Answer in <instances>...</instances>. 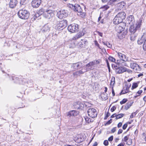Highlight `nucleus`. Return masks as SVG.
I'll return each mask as SVG.
<instances>
[{"mask_svg": "<svg viewBox=\"0 0 146 146\" xmlns=\"http://www.w3.org/2000/svg\"><path fill=\"white\" fill-rule=\"evenodd\" d=\"M142 23V20L140 19L134 25H131L129 28V31L132 34H134L136 31L140 29V27Z\"/></svg>", "mask_w": 146, "mask_h": 146, "instance_id": "obj_1", "label": "nucleus"}, {"mask_svg": "<svg viewBox=\"0 0 146 146\" xmlns=\"http://www.w3.org/2000/svg\"><path fill=\"white\" fill-rule=\"evenodd\" d=\"M19 17L20 18L26 19L29 17V12L26 10L21 9L20 10L18 13Z\"/></svg>", "mask_w": 146, "mask_h": 146, "instance_id": "obj_2", "label": "nucleus"}, {"mask_svg": "<svg viewBox=\"0 0 146 146\" xmlns=\"http://www.w3.org/2000/svg\"><path fill=\"white\" fill-rule=\"evenodd\" d=\"M73 9L75 11L77 12V15L82 18L86 16V13L82 12V10L80 6L78 5L75 4L74 6H72Z\"/></svg>", "mask_w": 146, "mask_h": 146, "instance_id": "obj_3", "label": "nucleus"}, {"mask_svg": "<svg viewBox=\"0 0 146 146\" xmlns=\"http://www.w3.org/2000/svg\"><path fill=\"white\" fill-rule=\"evenodd\" d=\"M67 26V21L66 20H63L59 22L55 26V29L58 30L63 29Z\"/></svg>", "mask_w": 146, "mask_h": 146, "instance_id": "obj_4", "label": "nucleus"}, {"mask_svg": "<svg viewBox=\"0 0 146 146\" xmlns=\"http://www.w3.org/2000/svg\"><path fill=\"white\" fill-rule=\"evenodd\" d=\"M54 16V11L50 9H46L44 17L48 19L52 20Z\"/></svg>", "mask_w": 146, "mask_h": 146, "instance_id": "obj_5", "label": "nucleus"}, {"mask_svg": "<svg viewBox=\"0 0 146 146\" xmlns=\"http://www.w3.org/2000/svg\"><path fill=\"white\" fill-rule=\"evenodd\" d=\"M68 15V12L66 10H62L57 12V16L59 19H62L66 17Z\"/></svg>", "mask_w": 146, "mask_h": 146, "instance_id": "obj_6", "label": "nucleus"}, {"mask_svg": "<svg viewBox=\"0 0 146 146\" xmlns=\"http://www.w3.org/2000/svg\"><path fill=\"white\" fill-rule=\"evenodd\" d=\"M78 29V25L75 23L70 25L68 27V31L72 33H74L77 31Z\"/></svg>", "mask_w": 146, "mask_h": 146, "instance_id": "obj_7", "label": "nucleus"}, {"mask_svg": "<svg viewBox=\"0 0 146 146\" xmlns=\"http://www.w3.org/2000/svg\"><path fill=\"white\" fill-rule=\"evenodd\" d=\"M88 115L91 117L94 118L96 117L97 115V112L94 108H90L88 111Z\"/></svg>", "mask_w": 146, "mask_h": 146, "instance_id": "obj_8", "label": "nucleus"}, {"mask_svg": "<svg viewBox=\"0 0 146 146\" xmlns=\"http://www.w3.org/2000/svg\"><path fill=\"white\" fill-rule=\"evenodd\" d=\"M86 30L85 29H83L82 30L78 33L76 35L74 36L70 40H76L84 36L86 33Z\"/></svg>", "mask_w": 146, "mask_h": 146, "instance_id": "obj_9", "label": "nucleus"}, {"mask_svg": "<svg viewBox=\"0 0 146 146\" xmlns=\"http://www.w3.org/2000/svg\"><path fill=\"white\" fill-rule=\"evenodd\" d=\"M130 68L133 69L135 72L138 73L140 72L141 69L139 66L134 62L130 63Z\"/></svg>", "mask_w": 146, "mask_h": 146, "instance_id": "obj_10", "label": "nucleus"}, {"mask_svg": "<svg viewBox=\"0 0 146 146\" xmlns=\"http://www.w3.org/2000/svg\"><path fill=\"white\" fill-rule=\"evenodd\" d=\"M84 64L81 62H78V63L73 64L72 68L74 70H77L82 68L84 67Z\"/></svg>", "mask_w": 146, "mask_h": 146, "instance_id": "obj_11", "label": "nucleus"}, {"mask_svg": "<svg viewBox=\"0 0 146 146\" xmlns=\"http://www.w3.org/2000/svg\"><path fill=\"white\" fill-rule=\"evenodd\" d=\"M131 84H129L127 85H125L124 87L123 88V90L120 93V95H121L122 94H124L129 92V89L131 87Z\"/></svg>", "mask_w": 146, "mask_h": 146, "instance_id": "obj_12", "label": "nucleus"}, {"mask_svg": "<svg viewBox=\"0 0 146 146\" xmlns=\"http://www.w3.org/2000/svg\"><path fill=\"white\" fill-rule=\"evenodd\" d=\"M41 0H33L32 2V5L34 8H37L41 3Z\"/></svg>", "mask_w": 146, "mask_h": 146, "instance_id": "obj_13", "label": "nucleus"}, {"mask_svg": "<svg viewBox=\"0 0 146 146\" xmlns=\"http://www.w3.org/2000/svg\"><path fill=\"white\" fill-rule=\"evenodd\" d=\"M87 72L86 70V68H82V69L80 70H79L76 71L75 72H74L73 75L74 76H80V75L84 74V72Z\"/></svg>", "mask_w": 146, "mask_h": 146, "instance_id": "obj_14", "label": "nucleus"}, {"mask_svg": "<svg viewBox=\"0 0 146 146\" xmlns=\"http://www.w3.org/2000/svg\"><path fill=\"white\" fill-rule=\"evenodd\" d=\"M145 39H146V33H144L142 35L141 38L138 40V44L140 45L141 44L144 42Z\"/></svg>", "mask_w": 146, "mask_h": 146, "instance_id": "obj_15", "label": "nucleus"}, {"mask_svg": "<svg viewBox=\"0 0 146 146\" xmlns=\"http://www.w3.org/2000/svg\"><path fill=\"white\" fill-rule=\"evenodd\" d=\"M94 66L92 62H90L86 65V69L87 71L90 70H92L94 68Z\"/></svg>", "mask_w": 146, "mask_h": 146, "instance_id": "obj_16", "label": "nucleus"}, {"mask_svg": "<svg viewBox=\"0 0 146 146\" xmlns=\"http://www.w3.org/2000/svg\"><path fill=\"white\" fill-rule=\"evenodd\" d=\"M116 16L119 18L121 19V20L123 21V20L125 19L126 14L124 12H122L118 13Z\"/></svg>", "mask_w": 146, "mask_h": 146, "instance_id": "obj_17", "label": "nucleus"}, {"mask_svg": "<svg viewBox=\"0 0 146 146\" xmlns=\"http://www.w3.org/2000/svg\"><path fill=\"white\" fill-rule=\"evenodd\" d=\"M17 3V0H10L9 6L11 8H14L16 6Z\"/></svg>", "mask_w": 146, "mask_h": 146, "instance_id": "obj_18", "label": "nucleus"}, {"mask_svg": "<svg viewBox=\"0 0 146 146\" xmlns=\"http://www.w3.org/2000/svg\"><path fill=\"white\" fill-rule=\"evenodd\" d=\"M117 55L118 57L122 60L123 61H126L127 56L124 54L120 52L117 53Z\"/></svg>", "mask_w": 146, "mask_h": 146, "instance_id": "obj_19", "label": "nucleus"}, {"mask_svg": "<svg viewBox=\"0 0 146 146\" xmlns=\"http://www.w3.org/2000/svg\"><path fill=\"white\" fill-rule=\"evenodd\" d=\"M134 19L132 15L129 16L128 18H127V22L131 25H133L134 22Z\"/></svg>", "mask_w": 146, "mask_h": 146, "instance_id": "obj_20", "label": "nucleus"}, {"mask_svg": "<svg viewBox=\"0 0 146 146\" xmlns=\"http://www.w3.org/2000/svg\"><path fill=\"white\" fill-rule=\"evenodd\" d=\"M116 71L117 73L118 74H121L125 72L126 70V69L125 67H120L116 68Z\"/></svg>", "mask_w": 146, "mask_h": 146, "instance_id": "obj_21", "label": "nucleus"}, {"mask_svg": "<svg viewBox=\"0 0 146 146\" xmlns=\"http://www.w3.org/2000/svg\"><path fill=\"white\" fill-rule=\"evenodd\" d=\"M78 112L75 110H72L68 113L67 115L70 116H75L78 114Z\"/></svg>", "mask_w": 146, "mask_h": 146, "instance_id": "obj_22", "label": "nucleus"}, {"mask_svg": "<svg viewBox=\"0 0 146 146\" xmlns=\"http://www.w3.org/2000/svg\"><path fill=\"white\" fill-rule=\"evenodd\" d=\"M122 21L121 19L119 18L116 15L113 19V23L115 24H118L122 23Z\"/></svg>", "mask_w": 146, "mask_h": 146, "instance_id": "obj_23", "label": "nucleus"}, {"mask_svg": "<svg viewBox=\"0 0 146 146\" xmlns=\"http://www.w3.org/2000/svg\"><path fill=\"white\" fill-rule=\"evenodd\" d=\"M46 9L42 8L40 9L37 12L38 16L39 17L40 15H42L44 17V14L45 13Z\"/></svg>", "mask_w": 146, "mask_h": 146, "instance_id": "obj_24", "label": "nucleus"}, {"mask_svg": "<svg viewBox=\"0 0 146 146\" xmlns=\"http://www.w3.org/2000/svg\"><path fill=\"white\" fill-rule=\"evenodd\" d=\"M87 42V40L85 39H82L81 41L78 42V45L80 47H83V46L85 45V44Z\"/></svg>", "mask_w": 146, "mask_h": 146, "instance_id": "obj_25", "label": "nucleus"}, {"mask_svg": "<svg viewBox=\"0 0 146 146\" xmlns=\"http://www.w3.org/2000/svg\"><path fill=\"white\" fill-rule=\"evenodd\" d=\"M50 30V27L49 25H46L42 27V31L43 32H48Z\"/></svg>", "mask_w": 146, "mask_h": 146, "instance_id": "obj_26", "label": "nucleus"}, {"mask_svg": "<svg viewBox=\"0 0 146 146\" xmlns=\"http://www.w3.org/2000/svg\"><path fill=\"white\" fill-rule=\"evenodd\" d=\"M116 29L118 33H121L122 31H123L124 29V28L121 26H119L117 27L116 28Z\"/></svg>", "mask_w": 146, "mask_h": 146, "instance_id": "obj_27", "label": "nucleus"}, {"mask_svg": "<svg viewBox=\"0 0 146 146\" xmlns=\"http://www.w3.org/2000/svg\"><path fill=\"white\" fill-rule=\"evenodd\" d=\"M101 97L103 100H105L108 99V97L106 94L103 93L101 95Z\"/></svg>", "mask_w": 146, "mask_h": 146, "instance_id": "obj_28", "label": "nucleus"}, {"mask_svg": "<svg viewBox=\"0 0 146 146\" xmlns=\"http://www.w3.org/2000/svg\"><path fill=\"white\" fill-rule=\"evenodd\" d=\"M84 118L86 122L88 123H89L90 122H92L93 121L92 120V119L89 118L87 116L85 117Z\"/></svg>", "mask_w": 146, "mask_h": 146, "instance_id": "obj_29", "label": "nucleus"}, {"mask_svg": "<svg viewBox=\"0 0 146 146\" xmlns=\"http://www.w3.org/2000/svg\"><path fill=\"white\" fill-rule=\"evenodd\" d=\"M103 44L106 45L108 47L111 48L112 47V45L111 44H110V43L108 42H103Z\"/></svg>", "mask_w": 146, "mask_h": 146, "instance_id": "obj_30", "label": "nucleus"}, {"mask_svg": "<svg viewBox=\"0 0 146 146\" xmlns=\"http://www.w3.org/2000/svg\"><path fill=\"white\" fill-rule=\"evenodd\" d=\"M92 63L93 64V65L95 66L97 65L100 63V61L99 60H94L92 62Z\"/></svg>", "mask_w": 146, "mask_h": 146, "instance_id": "obj_31", "label": "nucleus"}, {"mask_svg": "<svg viewBox=\"0 0 146 146\" xmlns=\"http://www.w3.org/2000/svg\"><path fill=\"white\" fill-rule=\"evenodd\" d=\"M124 115V114L123 113L119 114L118 115L116 114V119H118L121 118Z\"/></svg>", "mask_w": 146, "mask_h": 146, "instance_id": "obj_32", "label": "nucleus"}, {"mask_svg": "<svg viewBox=\"0 0 146 146\" xmlns=\"http://www.w3.org/2000/svg\"><path fill=\"white\" fill-rule=\"evenodd\" d=\"M108 59L109 61H111V62H114L115 60V59L113 58V57L111 56H109L108 58Z\"/></svg>", "mask_w": 146, "mask_h": 146, "instance_id": "obj_33", "label": "nucleus"}, {"mask_svg": "<svg viewBox=\"0 0 146 146\" xmlns=\"http://www.w3.org/2000/svg\"><path fill=\"white\" fill-rule=\"evenodd\" d=\"M109 8V7L107 5H105L102 6L101 7V9H103L104 11L107 10Z\"/></svg>", "mask_w": 146, "mask_h": 146, "instance_id": "obj_34", "label": "nucleus"}, {"mask_svg": "<svg viewBox=\"0 0 146 146\" xmlns=\"http://www.w3.org/2000/svg\"><path fill=\"white\" fill-rule=\"evenodd\" d=\"M138 86V85L137 83H133L131 87V89L133 90L136 88Z\"/></svg>", "mask_w": 146, "mask_h": 146, "instance_id": "obj_35", "label": "nucleus"}, {"mask_svg": "<svg viewBox=\"0 0 146 146\" xmlns=\"http://www.w3.org/2000/svg\"><path fill=\"white\" fill-rule=\"evenodd\" d=\"M115 78L114 77H113L111 78V82L110 83V85H113L115 83Z\"/></svg>", "mask_w": 146, "mask_h": 146, "instance_id": "obj_36", "label": "nucleus"}, {"mask_svg": "<svg viewBox=\"0 0 146 146\" xmlns=\"http://www.w3.org/2000/svg\"><path fill=\"white\" fill-rule=\"evenodd\" d=\"M28 1V0H21L20 1V4L23 5L25 4Z\"/></svg>", "mask_w": 146, "mask_h": 146, "instance_id": "obj_37", "label": "nucleus"}, {"mask_svg": "<svg viewBox=\"0 0 146 146\" xmlns=\"http://www.w3.org/2000/svg\"><path fill=\"white\" fill-rule=\"evenodd\" d=\"M127 101V99H124L120 102V103L121 104H123L126 102Z\"/></svg>", "mask_w": 146, "mask_h": 146, "instance_id": "obj_38", "label": "nucleus"}, {"mask_svg": "<svg viewBox=\"0 0 146 146\" xmlns=\"http://www.w3.org/2000/svg\"><path fill=\"white\" fill-rule=\"evenodd\" d=\"M131 105L130 104H127L125 106V109L127 110H128L129 107L131 106Z\"/></svg>", "mask_w": 146, "mask_h": 146, "instance_id": "obj_39", "label": "nucleus"}, {"mask_svg": "<svg viewBox=\"0 0 146 146\" xmlns=\"http://www.w3.org/2000/svg\"><path fill=\"white\" fill-rule=\"evenodd\" d=\"M143 48L144 50H146V39H145V42H144Z\"/></svg>", "mask_w": 146, "mask_h": 146, "instance_id": "obj_40", "label": "nucleus"}, {"mask_svg": "<svg viewBox=\"0 0 146 146\" xmlns=\"http://www.w3.org/2000/svg\"><path fill=\"white\" fill-rule=\"evenodd\" d=\"M95 45L98 46V47L100 49H101V47L100 46L99 44L98 43L97 41L96 40L95 41Z\"/></svg>", "mask_w": 146, "mask_h": 146, "instance_id": "obj_41", "label": "nucleus"}, {"mask_svg": "<svg viewBox=\"0 0 146 146\" xmlns=\"http://www.w3.org/2000/svg\"><path fill=\"white\" fill-rule=\"evenodd\" d=\"M128 139H129V136H125L124 137L123 141L125 142H127V141L128 140Z\"/></svg>", "mask_w": 146, "mask_h": 146, "instance_id": "obj_42", "label": "nucleus"}, {"mask_svg": "<svg viewBox=\"0 0 146 146\" xmlns=\"http://www.w3.org/2000/svg\"><path fill=\"white\" fill-rule=\"evenodd\" d=\"M109 144L108 142V140H105L104 141V144L105 146H107Z\"/></svg>", "mask_w": 146, "mask_h": 146, "instance_id": "obj_43", "label": "nucleus"}, {"mask_svg": "<svg viewBox=\"0 0 146 146\" xmlns=\"http://www.w3.org/2000/svg\"><path fill=\"white\" fill-rule=\"evenodd\" d=\"M112 119H110L108 121L107 123H106L105 125H108L110 124L112 122Z\"/></svg>", "mask_w": 146, "mask_h": 146, "instance_id": "obj_44", "label": "nucleus"}, {"mask_svg": "<svg viewBox=\"0 0 146 146\" xmlns=\"http://www.w3.org/2000/svg\"><path fill=\"white\" fill-rule=\"evenodd\" d=\"M110 115V113L109 112H108L106 116V117H104V119H107V118Z\"/></svg>", "mask_w": 146, "mask_h": 146, "instance_id": "obj_45", "label": "nucleus"}, {"mask_svg": "<svg viewBox=\"0 0 146 146\" xmlns=\"http://www.w3.org/2000/svg\"><path fill=\"white\" fill-rule=\"evenodd\" d=\"M116 109V107L115 106H113L111 109V112H113Z\"/></svg>", "mask_w": 146, "mask_h": 146, "instance_id": "obj_46", "label": "nucleus"}, {"mask_svg": "<svg viewBox=\"0 0 146 146\" xmlns=\"http://www.w3.org/2000/svg\"><path fill=\"white\" fill-rule=\"evenodd\" d=\"M127 123H125L124 124L122 127V128L123 129L125 130V129L126 127H127Z\"/></svg>", "mask_w": 146, "mask_h": 146, "instance_id": "obj_47", "label": "nucleus"}, {"mask_svg": "<svg viewBox=\"0 0 146 146\" xmlns=\"http://www.w3.org/2000/svg\"><path fill=\"white\" fill-rule=\"evenodd\" d=\"M113 139V136H111L110 137H109L108 139V140L109 141H111Z\"/></svg>", "mask_w": 146, "mask_h": 146, "instance_id": "obj_48", "label": "nucleus"}, {"mask_svg": "<svg viewBox=\"0 0 146 146\" xmlns=\"http://www.w3.org/2000/svg\"><path fill=\"white\" fill-rule=\"evenodd\" d=\"M136 113L135 112L132 113L130 117L131 118H133L135 115Z\"/></svg>", "mask_w": 146, "mask_h": 146, "instance_id": "obj_49", "label": "nucleus"}, {"mask_svg": "<svg viewBox=\"0 0 146 146\" xmlns=\"http://www.w3.org/2000/svg\"><path fill=\"white\" fill-rule=\"evenodd\" d=\"M38 17V14H36L33 17L32 19H33L34 20H35L37 17Z\"/></svg>", "mask_w": 146, "mask_h": 146, "instance_id": "obj_50", "label": "nucleus"}, {"mask_svg": "<svg viewBox=\"0 0 146 146\" xmlns=\"http://www.w3.org/2000/svg\"><path fill=\"white\" fill-rule=\"evenodd\" d=\"M106 62L107 66H108V69H110V65H109V62H108V60L106 59Z\"/></svg>", "mask_w": 146, "mask_h": 146, "instance_id": "obj_51", "label": "nucleus"}, {"mask_svg": "<svg viewBox=\"0 0 146 146\" xmlns=\"http://www.w3.org/2000/svg\"><path fill=\"white\" fill-rule=\"evenodd\" d=\"M122 125V123L121 122H119L117 125V127L118 128H120V127H121Z\"/></svg>", "mask_w": 146, "mask_h": 146, "instance_id": "obj_52", "label": "nucleus"}, {"mask_svg": "<svg viewBox=\"0 0 146 146\" xmlns=\"http://www.w3.org/2000/svg\"><path fill=\"white\" fill-rule=\"evenodd\" d=\"M116 127H115L113 128L111 130V131L112 133H114L116 131Z\"/></svg>", "mask_w": 146, "mask_h": 146, "instance_id": "obj_53", "label": "nucleus"}, {"mask_svg": "<svg viewBox=\"0 0 146 146\" xmlns=\"http://www.w3.org/2000/svg\"><path fill=\"white\" fill-rule=\"evenodd\" d=\"M123 132V130L122 129H119L118 132V134H119Z\"/></svg>", "mask_w": 146, "mask_h": 146, "instance_id": "obj_54", "label": "nucleus"}, {"mask_svg": "<svg viewBox=\"0 0 146 146\" xmlns=\"http://www.w3.org/2000/svg\"><path fill=\"white\" fill-rule=\"evenodd\" d=\"M127 60H126V61H128V62H130V63L131 62H133V61H131V59H129L127 57Z\"/></svg>", "mask_w": 146, "mask_h": 146, "instance_id": "obj_55", "label": "nucleus"}, {"mask_svg": "<svg viewBox=\"0 0 146 146\" xmlns=\"http://www.w3.org/2000/svg\"><path fill=\"white\" fill-rule=\"evenodd\" d=\"M115 117H116V114L115 113L113 114L111 117V118H113Z\"/></svg>", "mask_w": 146, "mask_h": 146, "instance_id": "obj_56", "label": "nucleus"}, {"mask_svg": "<svg viewBox=\"0 0 146 146\" xmlns=\"http://www.w3.org/2000/svg\"><path fill=\"white\" fill-rule=\"evenodd\" d=\"M131 40H134L135 39V37H133V35H131Z\"/></svg>", "mask_w": 146, "mask_h": 146, "instance_id": "obj_57", "label": "nucleus"}, {"mask_svg": "<svg viewBox=\"0 0 146 146\" xmlns=\"http://www.w3.org/2000/svg\"><path fill=\"white\" fill-rule=\"evenodd\" d=\"M112 94H113V96H114L115 95V93L114 92V90L113 88L112 89Z\"/></svg>", "mask_w": 146, "mask_h": 146, "instance_id": "obj_58", "label": "nucleus"}, {"mask_svg": "<svg viewBox=\"0 0 146 146\" xmlns=\"http://www.w3.org/2000/svg\"><path fill=\"white\" fill-rule=\"evenodd\" d=\"M142 92V90H140L138 91L137 92V93L139 94H140Z\"/></svg>", "mask_w": 146, "mask_h": 146, "instance_id": "obj_59", "label": "nucleus"}, {"mask_svg": "<svg viewBox=\"0 0 146 146\" xmlns=\"http://www.w3.org/2000/svg\"><path fill=\"white\" fill-rule=\"evenodd\" d=\"M98 145V144L97 142H95L94 144H93V146H97Z\"/></svg>", "mask_w": 146, "mask_h": 146, "instance_id": "obj_60", "label": "nucleus"}, {"mask_svg": "<svg viewBox=\"0 0 146 146\" xmlns=\"http://www.w3.org/2000/svg\"><path fill=\"white\" fill-rule=\"evenodd\" d=\"M98 35H99L101 36H102L103 35V34L102 33L99 32L98 33Z\"/></svg>", "mask_w": 146, "mask_h": 146, "instance_id": "obj_61", "label": "nucleus"}, {"mask_svg": "<svg viewBox=\"0 0 146 146\" xmlns=\"http://www.w3.org/2000/svg\"><path fill=\"white\" fill-rule=\"evenodd\" d=\"M132 79H133V78H130V79H129L127 81L128 82H129L131 81L132 80Z\"/></svg>", "mask_w": 146, "mask_h": 146, "instance_id": "obj_62", "label": "nucleus"}, {"mask_svg": "<svg viewBox=\"0 0 146 146\" xmlns=\"http://www.w3.org/2000/svg\"><path fill=\"white\" fill-rule=\"evenodd\" d=\"M117 146H123V145L122 143H120Z\"/></svg>", "mask_w": 146, "mask_h": 146, "instance_id": "obj_63", "label": "nucleus"}, {"mask_svg": "<svg viewBox=\"0 0 146 146\" xmlns=\"http://www.w3.org/2000/svg\"><path fill=\"white\" fill-rule=\"evenodd\" d=\"M143 100L145 102L146 101V96H145L143 98Z\"/></svg>", "mask_w": 146, "mask_h": 146, "instance_id": "obj_64", "label": "nucleus"}]
</instances>
